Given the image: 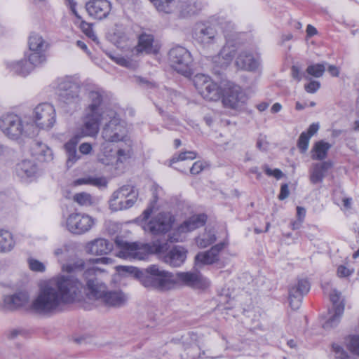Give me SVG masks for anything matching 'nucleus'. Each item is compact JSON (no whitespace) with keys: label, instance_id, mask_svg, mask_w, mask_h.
Instances as JSON below:
<instances>
[{"label":"nucleus","instance_id":"obj_1","mask_svg":"<svg viewBox=\"0 0 359 359\" xmlns=\"http://www.w3.org/2000/svg\"><path fill=\"white\" fill-rule=\"evenodd\" d=\"M85 262L78 259L64 264L62 270L67 275H60L45 281L32 302V309L41 314L57 312L66 304L79 299L85 286L79 277L82 276Z\"/></svg>","mask_w":359,"mask_h":359},{"label":"nucleus","instance_id":"obj_2","mask_svg":"<svg viewBox=\"0 0 359 359\" xmlns=\"http://www.w3.org/2000/svg\"><path fill=\"white\" fill-rule=\"evenodd\" d=\"M89 262L94 266L88 268L85 266L82 273V277L86 282V287L83 291H86L88 298L100 301L110 306H123L128 299L126 295L121 291H107L106 285L96 278L97 273L105 270L95 264H110L113 263V259L109 257L95 258L90 259Z\"/></svg>","mask_w":359,"mask_h":359},{"label":"nucleus","instance_id":"obj_3","mask_svg":"<svg viewBox=\"0 0 359 359\" xmlns=\"http://www.w3.org/2000/svg\"><path fill=\"white\" fill-rule=\"evenodd\" d=\"M0 129L8 139L19 141L36 134L33 123H29L15 114H4L0 118Z\"/></svg>","mask_w":359,"mask_h":359},{"label":"nucleus","instance_id":"obj_4","mask_svg":"<svg viewBox=\"0 0 359 359\" xmlns=\"http://www.w3.org/2000/svg\"><path fill=\"white\" fill-rule=\"evenodd\" d=\"M172 277V273L154 264L142 269L139 282L147 289L167 292L173 290Z\"/></svg>","mask_w":359,"mask_h":359},{"label":"nucleus","instance_id":"obj_5","mask_svg":"<svg viewBox=\"0 0 359 359\" xmlns=\"http://www.w3.org/2000/svg\"><path fill=\"white\" fill-rule=\"evenodd\" d=\"M115 243L120 249L118 257L126 259L142 260L146 259L149 254L153 252L161 253L166 248V244H161L158 241L151 245L148 243H129L118 237L115 240Z\"/></svg>","mask_w":359,"mask_h":359},{"label":"nucleus","instance_id":"obj_6","mask_svg":"<svg viewBox=\"0 0 359 359\" xmlns=\"http://www.w3.org/2000/svg\"><path fill=\"white\" fill-rule=\"evenodd\" d=\"M56 93L59 100L72 108H76L81 101V86L72 76L59 78L56 81Z\"/></svg>","mask_w":359,"mask_h":359},{"label":"nucleus","instance_id":"obj_7","mask_svg":"<svg viewBox=\"0 0 359 359\" xmlns=\"http://www.w3.org/2000/svg\"><path fill=\"white\" fill-rule=\"evenodd\" d=\"M156 9L165 13L178 11L183 17L195 15L203 8L199 0H150Z\"/></svg>","mask_w":359,"mask_h":359},{"label":"nucleus","instance_id":"obj_8","mask_svg":"<svg viewBox=\"0 0 359 359\" xmlns=\"http://www.w3.org/2000/svg\"><path fill=\"white\" fill-rule=\"evenodd\" d=\"M109 117V121L106 123L102 131V138L107 142H118L129 139L127 136L128 130L126 123L121 120L116 114L110 111L105 115Z\"/></svg>","mask_w":359,"mask_h":359},{"label":"nucleus","instance_id":"obj_9","mask_svg":"<svg viewBox=\"0 0 359 359\" xmlns=\"http://www.w3.org/2000/svg\"><path fill=\"white\" fill-rule=\"evenodd\" d=\"M138 193L131 185H123L116 190L109 199V208L112 211H120L131 208L137 201Z\"/></svg>","mask_w":359,"mask_h":359},{"label":"nucleus","instance_id":"obj_10","mask_svg":"<svg viewBox=\"0 0 359 359\" xmlns=\"http://www.w3.org/2000/svg\"><path fill=\"white\" fill-rule=\"evenodd\" d=\"M193 82L198 93L203 99L216 102L222 96L221 87L209 76L198 74L194 76Z\"/></svg>","mask_w":359,"mask_h":359},{"label":"nucleus","instance_id":"obj_11","mask_svg":"<svg viewBox=\"0 0 359 359\" xmlns=\"http://www.w3.org/2000/svg\"><path fill=\"white\" fill-rule=\"evenodd\" d=\"M182 343L186 355H182L183 359H206L205 354V340L203 336L199 335L195 332H189L182 337Z\"/></svg>","mask_w":359,"mask_h":359},{"label":"nucleus","instance_id":"obj_12","mask_svg":"<svg viewBox=\"0 0 359 359\" xmlns=\"http://www.w3.org/2000/svg\"><path fill=\"white\" fill-rule=\"evenodd\" d=\"M192 36L197 43L205 48L218 43L219 40L215 20L196 23L194 27Z\"/></svg>","mask_w":359,"mask_h":359},{"label":"nucleus","instance_id":"obj_13","mask_svg":"<svg viewBox=\"0 0 359 359\" xmlns=\"http://www.w3.org/2000/svg\"><path fill=\"white\" fill-rule=\"evenodd\" d=\"M170 66L178 73L189 76L191 74L192 58L190 53L184 47L176 46L169 52Z\"/></svg>","mask_w":359,"mask_h":359},{"label":"nucleus","instance_id":"obj_14","mask_svg":"<svg viewBox=\"0 0 359 359\" xmlns=\"http://www.w3.org/2000/svg\"><path fill=\"white\" fill-rule=\"evenodd\" d=\"M173 289L184 285L195 289H205L210 285V280L198 271L173 273Z\"/></svg>","mask_w":359,"mask_h":359},{"label":"nucleus","instance_id":"obj_15","mask_svg":"<svg viewBox=\"0 0 359 359\" xmlns=\"http://www.w3.org/2000/svg\"><path fill=\"white\" fill-rule=\"evenodd\" d=\"M95 223V219L90 215L85 213L74 212L68 215L65 225L70 233L81 235L89 231Z\"/></svg>","mask_w":359,"mask_h":359},{"label":"nucleus","instance_id":"obj_16","mask_svg":"<svg viewBox=\"0 0 359 359\" xmlns=\"http://www.w3.org/2000/svg\"><path fill=\"white\" fill-rule=\"evenodd\" d=\"M28 44L30 62L35 66L44 63L46 60V52L49 46L48 43L40 34L32 33L29 37Z\"/></svg>","mask_w":359,"mask_h":359},{"label":"nucleus","instance_id":"obj_17","mask_svg":"<svg viewBox=\"0 0 359 359\" xmlns=\"http://www.w3.org/2000/svg\"><path fill=\"white\" fill-rule=\"evenodd\" d=\"M32 116L35 127L50 129L55 122V110L52 104L41 103L34 108Z\"/></svg>","mask_w":359,"mask_h":359},{"label":"nucleus","instance_id":"obj_18","mask_svg":"<svg viewBox=\"0 0 359 359\" xmlns=\"http://www.w3.org/2000/svg\"><path fill=\"white\" fill-rule=\"evenodd\" d=\"M222 97L223 104L233 109L242 107L248 99L242 88L235 84H229Z\"/></svg>","mask_w":359,"mask_h":359},{"label":"nucleus","instance_id":"obj_19","mask_svg":"<svg viewBox=\"0 0 359 359\" xmlns=\"http://www.w3.org/2000/svg\"><path fill=\"white\" fill-rule=\"evenodd\" d=\"M105 118L103 114H96L85 111L83 124L80 128L78 135L83 137H94L97 135L100 129V122Z\"/></svg>","mask_w":359,"mask_h":359},{"label":"nucleus","instance_id":"obj_20","mask_svg":"<svg viewBox=\"0 0 359 359\" xmlns=\"http://www.w3.org/2000/svg\"><path fill=\"white\" fill-rule=\"evenodd\" d=\"M171 226L172 219L170 215L168 213L161 212L144 226V229L152 234H160L168 231Z\"/></svg>","mask_w":359,"mask_h":359},{"label":"nucleus","instance_id":"obj_21","mask_svg":"<svg viewBox=\"0 0 359 359\" xmlns=\"http://www.w3.org/2000/svg\"><path fill=\"white\" fill-rule=\"evenodd\" d=\"M237 50V43L233 40L228 39L218 55L213 57V62L221 68L228 67L235 57Z\"/></svg>","mask_w":359,"mask_h":359},{"label":"nucleus","instance_id":"obj_22","mask_svg":"<svg viewBox=\"0 0 359 359\" xmlns=\"http://www.w3.org/2000/svg\"><path fill=\"white\" fill-rule=\"evenodd\" d=\"M310 290V283L306 279H299L297 283L289 290V302L293 310L298 309L301 306L302 297Z\"/></svg>","mask_w":359,"mask_h":359},{"label":"nucleus","instance_id":"obj_23","mask_svg":"<svg viewBox=\"0 0 359 359\" xmlns=\"http://www.w3.org/2000/svg\"><path fill=\"white\" fill-rule=\"evenodd\" d=\"M86 8L89 15L95 19L102 20L110 13L111 4L107 0H91L86 4Z\"/></svg>","mask_w":359,"mask_h":359},{"label":"nucleus","instance_id":"obj_24","mask_svg":"<svg viewBox=\"0 0 359 359\" xmlns=\"http://www.w3.org/2000/svg\"><path fill=\"white\" fill-rule=\"evenodd\" d=\"M224 243H219L212 246L209 250L200 252L195 257L196 266L210 265L219 259V253L224 249Z\"/></svg>","mask_w":359,"mask_h":359},{"label":"nucleus","instance_id":"obj_25","mask_svg":"<svg viewBox=\"0 0 359 359\" xmlns=\"http://www.w3.org/2000/svg\"><path fill=\"white\" fill-rule=\"evenodd\" d=\"M332 166L331 161L313 163L309 170L311 182L313 184L321 183Z\"/></svg>","mask_w":359,"mask_h":359},{"label":"nucleus","instance_id":"obj_26","mask_svg":"<svg viewBox=\"0 0 359 359\" xmlns=\"http://www.w3.org/2000/svg\"><path fill=\"white\" fill-rule=\"evenodd\" d=\"M236 65L241 69L254 72L259 68L260 61L258 57H255L252 53L242 50L236 57Z\"/></svg>","mask_w":359,"mask_h":359},{"label":"nucleus","instance_id":"obj_27","mask_svg":"<svg viewBox=\"0 0 359 359\" xmlns=\"http://www.w3.org/2000/svg\"><path fill=\"white\" fill-rule=\"evenodd\" d=\"M29 300V295L24 292H18L13 294L4 295L3 298L4 307L10 311H14L24 306Z\"/></svg>","mask_w":359,"mask_h":359},{"label":"nucleus","instance_id":"obj_28","mask_svg":"<svg viewBox=\"0 0 359 359\" xmlns=\"http://www.w3.org/2000/svg\"><path fill=\"white\" fill-rule=\"evenodd\" d=\"M187 254V250L184 247L177 245L164 256L163 260L172 266L178 267L185 262Z\"/></svg>","mask_w":359,"mask_h":359},{"label":"nucleus","instance_id":"obj_29","mask_svg":"<svg viewBox=\"0 0 359 359\" xmlns=\"http://www.w3.org/2000/svg\"><path fill=\"white\" fill-rule=\"evenodd\" d=\"M104 93V92L102 89L90 90L88 93L90 104L86 109L85 111L96 114H103V116H105L107 114L102 111V108Z\"/></svg>","mask_w":359,"mask_h":359},{"label":"nucleus","instance_id":"obj_30","mask_svg":"<svg viewBox=\"0 0 359 359\" xmlns=\"http://www.w3.org/2000/svg\"><path fill=\"white\" fill-rule=\"evenodd\" d=\"M113 245L104 238H97L86 245V252L94 255H107L111 251Z\"/></svg>","mask_w":359,"mask_h":359},{"label":"nucleus","instance_id":"obj_31","mask_svg":"<svg viewBox=\"0 0 359 359\" xmlns=\"http://www.w3.org/2000/svg\"><path fill=\"white\" fill-rule=\"evenodd\" d=\"M81 137L78 135H74L64 145V149L67 155V166L68 168L72 167L76 162L81 158V155L77 152L76 145Z\"/></svg>","mask_w":359,"mask_h":359},{"label":"nucleus","instance_id":"obj_32","mask_svg":"<svg viewBox=\"0 0 359 359\" xmlns=\"http://www.w3.org/2000/svg\"><path fill=\"white\" fill-rule=\"evenodd\" d=\"M207 217L204 214L193 215L185 220L178 228L177 231L180 233H186L195 230L197 228L203 226L206 222Z\"/></svg>","mask_w":359,"mask_h":359},{"label":"nucleus","instance_id":"obj_33","mask_svg":"<svg viewBox=\"0 0 359 359\" xmlns=\"http://www.w3.org/2000/svg\"><path fill=\"white\" fill-rule=\"evenodd\" d=\"M36 172V165L29 160L22 161L15 167L16 175L22 180L34 177Z\"/></svg>","mask_w":359,"mask_h":359},{"label":"nucleus","instance_id":"obj_34","mask_svg":"<svg viewBox=\"0 0 359 359\" xmlns=\"http://www.w3.org/2000/svg\"><path fill=\"white\" fill-rule=\"evenodd\" d=\"M36 67L35 65L30 62L29 57L19 61L10 62L7 63V67L13 74L27 76Z\"/></svg>","mask_w":359,"mask_h":359},{"label":"nucleus","instance_id":"obj_35","mask_svg":"<svg viewBox=\"0 0 359 359\" xmlns=\"http://www.w3.org/2000/svg\"><path fill=\"white\" fill-rule=\"evenodd\" d=\"M32 154L41 161H50L53 158L51 149L45 144L34 142L32 146Z\"/></svg>","mask_w":359,"mask_h":359},{"label":"nucleus","instance_id":"obj_36","mask_svg":"<svg viewBox=\"0 0 359 359\" xmlns=\"http://www.w3.org/2000/svg\"><path fill=\"white\" fill-rule=\"evenodd\" d=\"M137 50L140 53H154L156 49L154 46V36L143 33L140 35Z\"/></svg>","mask_w":359,"mask_h":359},{"label":"nucleus","instance_id":"obj_37","mask_svg":"<svg viewBox=\"0 0 359 359\" xmlns=\"http://www.w3.org/2000/svg\"><path fill=\"white\" fill-rule=\"evenodd\" d=\"M332 145L323 140L316 142L311 151V158L316 161H323L326 158L327 152L331 148Z\"/></svg>","mask_w":359,"mask_h":359},{"label":"nucleus","instance_id":"obj_38","mask_svg":"<svg viewBox=\"0 0 359 359\" xmlns=\"http://www.w3.org/2000/svg\"><path fill=\"white\" fill-rule=\"evenodd\" d=\"M15 242L13 234L4 229H0V252L7 253L15 247Z\"/></svg>","mask_w":359,"mask_h":359},{"label":"nucleus","instance_id":"obj_39","mask_svg":"<svg viewBox=\"0 0 359 359\" xmlns=\"http://www.w3.org/2000/svg\"><path fill=\"white\" fill-rule=\"evenodd\" d=\"M123 142L125 143V147L119 148L116 152V168H118L119 164L126 162L133 154V143L130 138Z\"/></svg>","mask_w":359,"mask_h":359},{"label":"nucleus","instance_id":"obj_40","mask_svg":"<svg viewBox=\"0 0 359 359\" xmlns=\"http://www.w3.org/2000/svg\"><path fill=\"white\" fill-rule=\"evenodd\" d=\"M108 184V181L104 177H93L88 176L82 177L74 181L75 185L81 184H90L98 188L106 187Z\"/></svg>","mask_w":359,"mask_h":359},{"label":"nucleus","instance_id":"obj_41","mask_svg":"<svg viewBox=\"0 0 359 359\" xmlns=\"http://www.w3.org/2000/svg\"><path fill=\"white\" fill-rule=\"evenodd\" d=\"M344 306L339 304L334 309V313L332 314L328 319L323 323V327L325 330L336 327L340 322V319L344 313Z\"/></svg>","mask_w":359,"mask_h":359},{"label":"nucleus","instance_id":"obj_42","mask_svg":"<svg viewBox=\"0 0 359 359\" xmlns=\"http://www.w3.org/2000/svg\"><path fill=\"white\" fill-rule=\"evenodd\" d=\"M216 241V236L214 231L207 230L196 238V243L200 248H205L210 245Z\"/></svg>","mask_w":359,"mask_h":359},{"label":"nucleus","instance_id":"obj_43","mask_svg":"<svg viewBox=\"0 0 359 359\" xmlns=\"http://www.w3.org/2000/svg\"><path fill=\"white\" fill-rule=\"evenodd\" d=\"M97 158L100 163L105 165L116 164V156L112 149L108 148L106 143L102 144L101 153Z\"/></svg>","mask_w":359,"mask_h":359},{"label":"nucleus","instance_id":"obj_44","mask_svg":"<svg viewBox=\"0 0 359 359\" xmlns=\"http://www.w3.org/2000/svg\"><path fill=\"white\" fill-rule=\"evenodd\" d=\"M215 23L217 27H219L222 29L226 41L228 39L233 40L231 38L234 37L235 25L231 21L222 19L215 21Z\"/></svg>","mask_w":359,"mask_h":359},{"label":"nucleus","instance_id":"obj_45","mask_svg":"<svg viewBox=\"0 0 359 359\" xmlns=\"http://www.w3.org/2000/svg\"><path fill=\"white\" fill-rule=\"evenodd\" d=\"M74 201L81 206H91L95 203L92 196L86 192L76 194L74 196Z\"/></svg>","mask_w":359,"mask_h":359},{"label":"nucleus","instance_id":"obj_46","mask_svg":"<svg viewBox=\"0 0 359 359\" xmlns=\"http://www.w3.org/2000/svg\"><path fill=\"white\" fill-rule=\"evenodd\" d=\"M161 191V188L159 187L157 185H154L152 187V191H153V197L154 200L150 203V205L142 212V220H147L149 217H150L151 214L153 212V209L154 208L155 204L158 201V192Z\"/></svg>","mask_w":359,"mask_h":359},{"label":"nucleus","instance_id":"obj_47","mask_svg":"<svg viewBox=\"0 0 359 359\" xmlns=\"http://www.w3.org/2000/svg\"><path fill=\"white\" fill-rule=\"evenodd\" d=\"M332 351L334 353V359H355L342 346L337 343L332 344Z\"/></svg>","mask_w":359,"mask_h":359},{"label":"nucleus","instance_id":"obj_48","mask_svg":"<svg viewBox=\"0 0 359 359\" xmlns=\"http://www.w3.org/2000/svg\"><path fill=\"white\" fill-rule=\"evenodd\" d=\"M326 63H318L309 65L306 73L316 78L321 77L325 71Z\"/></svg>","mask_w":359,"mask_h":359},{"label":"nucleus","instance_id":"obj_49","mask_svg":"<svg viewBox=\"0 0 359 359\" xmlns=\"http://www.w3.org/2000/svg\"><path fill=\"white\" fill-rule=\"evenodd\" d=\"M116 269L119 273H128L130 275H132L138 280L140 279V272H142V269H140L137 267L132 266L118 265L116 266Z\"/></svg>","mask_w":359,"mask_h":359},{"label":"nucleus","instance_id":"obj_50","mask_svg":"<svg viewBox=\"0 0 359 359\" xmlns=\"http://www.w3.org/2000/svg\"><path fill=\"white\" fill-rule=\"evenodd\" d=\"M111 41L117 47L123 48L126 46L128 37L126 33L117 30L114 33Z\"/></svg>","mask_w":359,"mask_h":359},{"label":"nucleus","instance_id":"obj_51","mask_svg":"<svg viewBox=\"0 0 359 359\" xmlns=\"http://www.w3.org/2000/svg\"><path fill=\"white\" fill-rule=\"evenodd\" d=\"M346 347L350 352L359 357V336H350L346 340Z\"/></svg>","mask_w":359,"mask_h":359},{"label":"nucleus","instance_id":"obj_52","mask_svg":"<svg viewBox=\"0 0 359 359\" xmlns=\"http://www.w3.org/2000/svg\"><path fill=\"white\" fill-rule=\"evenodd\" d=\"M196 158V153L192 151H187L181 152L178 155H175L170 160V163L172 164L180 161H184L187 159L193 160Z\"/></svg>","mask_w":359,"mask_h":359},{"label":"nucleus","instance_id":"obj_53","mask_svg":"<svg viewBox=\"0 0 359 359\" xmlns=\"http://www.w3.org/2000/svg\"><path fill=\"white\" fill-rule=\"evenodd\" d=\"M108 56L116 64L127 68H130L133 66L132 62L128 58H126L120 55H113L109 53Z\"/></svg>","mask_w":359,"mask_h":359},{"label":"nucleus","instance_id":"obj_54","mask_svg":"<svg viewBox=\"0 0 359 359\" xmlns=\"http://www.w3.org/2000/svg\"><path fill=\"white\" fill-rule=\"evenodd\" d=\"M161 95L162 99L164 100L166 102H174L180 96V95H178L176 91L168 89L167 88H164L163 89H162L161 92Z\"/></svg>","mask_w":359,"mask_h":359},{"label":"nucleus","instance_id":"obj_55","mask_svg":"<svg viewBox=\"0 0 359 359\" xmlns=\"http://www.w3.org/2000/svg\"><path fill=\"white\" fill-rule=\"evenodd\" d=\"M310 139L309 135H307L306 132L302 133L299 135L297 147L302 153L306 152L308 149Z\"/></svg>","mask_w":359,"mask_h":359},{"label":"nucleus","instance_id":"obj_56","mask_svg":"<svg viewBox=\"0 0 359 359\" xmlns=\"http://www.w3.org/2000/svg\"><path fill=\"white\" fill-rule=\"evenodd\" d=\"M80 27L83 33H85V34L89 38L92 39L93 41L97 39V36H95L90 23L81 20L80 22Z\"/></svg>","mask_w":359,"mask_h":359},{"label":"nucleus","instance_id":"obj_57","mask_svg":"<svg viewBox=\"0 0 359 359\" xmlns=\"http://www.w3.org/2000/svg\"><path fill=\"white\" fill-rule=\"evenodd\" d=\"M28 264L30 269L34 271L43 272L45 271L44 264L37 259L30 258L28 259Z\"/></svg>","mask_w":359,"mask_h":359},{"label":"nucleus","instance_id":"obj_58","mask_svg":"<svg viewBox=\"0 0 359 359\" xmlns=\"http://www.w3.org/2000/svg\"><path fill=\"white\" fill-rule=\"evenodd\" d=\"M354 269L353 268H348L344 265H339L337 267V274L339 278H347L353 274Z\"/></svg>","mask_w":359,"mask_h":359},{"label":"nucleus","instance_id":"obj_59","mask_svg":"<svg viewBox=\"0 0 359 359\" xmlns=\"http://www.w3.org/2000/svg\"><path fill=\"white\" fill-rule=\"evenodd\" d=\"M330 299L333 304L334 309H335L336 306L339 304H343L344 306V303L341 301V292L336 290H332L330 294Z\"/></svg>","mask_w":359,"mask_h":359},{"label":"nucleus","instance_id":"obj_60","mask_svg":"<svg viewBox=\"0 0 359 359\" xmlns=\"http://www.w3.org/2000/svg\"><path fill=\"white\" fill-rule=\"evenodd\" d=\"M320 82L317 81H311L304 86V89L309 93H314L320 88Z\"/></svg>","mask_w":359,"mask_h":359},{"label":"nucleus","instance_id":"obj_61","mask_svg":"<svg viewBox=\"0 0 359 359\" xmlns=\"http://www.w3.org/2000/svg\"><path fill=\"white\" fill-rule=\"evenodd\" d=\"M264 171L269 176H273L277 180L280 179L283 176V172L279 169H271L268 167H265Z\"/></svg>","mask_w":359,"mask_h":359},{"label":"nucleus","instance_id":"obj_62","mask_svg":"<svg viewBox=\"0 0 359 359\" xmlns=\"http://www.w3.org/2000/svg\"><path fill=\"white\" fill-rule=\"evenodd\" d=\"M205 163L202 161H196L195 162L191 168H190V172L193 175H197L200 173L204 168Z\"/></svg>","mask_w":359,"mask_h":359},{"label":"nucleus","instance_id":"obj_63","mask_svg":"<svg viewBox=\"0 0 359 359\" xmlns=\"http://www.w3.org/2000/svg\"><path fill=\"white\" fill-rule=\"evenodd\" d=\"M291 74L292 78L297 81H300L303 77V74L301 73L299 68L294 65L292 67Z\"/></svg>","mask_w":359,"mask_h":359},{"label":"nucleus","instance_id":"obj_64","mask_svg":"<svg viewBox=\"0 0 359 359\" xmlns=\"http://www.w3.org/2000/svg\"><path fill=\"white\" fill-rule=\"evenodd\" d=\"M92 145L88 142L82 143L79 146V152L84 155L89 154L92 151Z\"/></svg>","mask_w":359,"mask_h":359}]
</instances>
